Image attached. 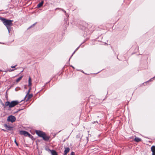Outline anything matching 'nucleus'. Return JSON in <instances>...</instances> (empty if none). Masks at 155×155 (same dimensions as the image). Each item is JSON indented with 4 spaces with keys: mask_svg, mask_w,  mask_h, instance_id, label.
Listing matches in <instances>:
<instances>
[{
    "mask_svg": "<svg viewBox=\"0 0 155 155\" xmlns=\"http://www.w3.org/2000/svg\"><path fill=\"white\" fill-rule=\"evenodd\" d=\"M4 24L6 27L9 33L11 30V26L12 25L13 20H8L4 18H1Z\"/></svg>",
    "mask_w": 155,
    "mask_h": 155,
    "instance_id": "f257e3e1",
    "label": "nucleus"
},
{
    "mask_svg": "<svg viewBox=\"0 0 155 155\" xmlns=\"http://www.w3.org/2000/svg\"><path fill=\"white\" fill-rule=\"evenodd\" d=\"M35 133L38 136L40 137H42L43 140H49V138L46 136L45 134L40 130H36Z\"/></svg>",
    "mask_w": 155,
    "mask_h": 155,
    "instance_id": "f03ea898",
    "label": "nucleus"
},
{
    "mask_svg": "<svg viewBox=\"0 0 155 155\" xmlns=\"http://www.w3.org/2000/svg\"><path fill=\"white\" fill-rule=\"evenodd\" d=\"M16 120V118L15 116L12 115H10L7 118V120L8 121L13 123Z\"/></svg>",
    "mask_w": 155,
    "mask_h": 155,
    "instance_id": "7ed1b4c3",
    "label": "nucleus"
},
{
    "mask_svg": "<svg viewBox=\"0 0 155 155\" xmlns=\"http://www.w3.org/2000/svg\"><path fill=\"white\" fill-rule=\"evenodd\" d=\"M20 134L21 135H24L25 136H28L29 137H30L31 135L28 132L25 130H21L19 132Z\"/></svg>",
    "mask_w": 155,
    "mask_h": 155,
    "instance_id": "20e7f679",
    "label": "nucleus"
},
{
    "mask_svg": "<svg viewBox=\"0 0 155 155\" xmlns=\"http://www.w3.org/2000/svg\"><path fill=\"white\" fill-rule=\"evenodd\" d=\"M19 103V102L17 101H12L10 102L9 107H12L17 105Z\"/></svg>",
    "mask_w": 155,
    "mask_h": 155,
    "instance_id": "39448f33",
    "label": "nucleus"
},
{
    "mask_svg": "<svg viewBox=\"0 0 155 155\" xmlns=\"http://www.w3.org/2000/svg\"><path fill=\"white\" fill-rule=\"evenodd\" d=\"M83 25L80 27V28L83 30H85L86 28L88 27V24L85 22H83L82 23Z\"/></svg>",
    "mask_w": 155,
    "mask_h": 155,
    "instance_id": "423d86ee",
    "label": "nucleus"
},
{
    "mask_svg": "<svg viewBox=\"0 0 155 155\" xmlns=\"http://www.w3.org/2000/svg\"><path fill=\"white\" fill-rule=\"evenodd\" d=\"M4 127L7 130H12V127H11L9 125H8L6 124H5L4 125Z\"/></svg>",
    "mask_w": 155,
    "mask_h": 155,
    "instance_id": "0eeeda50",
    "label": "nucleus"
},
{
    "mask_svg": "<svg viewBox=\"0 0 155 155\" xmlns=\"http://www.w3.org/2000/svg\"><path fill=\"white\" fill-rule=\"evenodd\" d=\"M151 149L152 152V155H155V146H152L151 147Z\"/></svg>",
    "mask_w": 155,
    "mask_h": 155,
    "instance_id": "6e6552de",
    "label": "nucleus"
},
{
    "mask_svg": "<svg viewBox=\"0 0 155 155\" xmlns=\"http://www.w3.org/2000/svg\"><path fill=\"white\" fill-rule=\"evenodd\" d=\"M70 149L69 147H66L64 150V155H67Z\"/></svg>",
    "mask_w": 155,
    "mask_h": 155,
    "instance_id": "1a4fd4ad",
    "label": "nucleus"
},
{
    "mask_svg": "<svg viewBox=\"0 0 155 155\" xmlns=\"http://www.w3.org/2000/svg\"><path fill=\"white\" fill-rule=\"evenodd\" d=\"M28 95V97L27 98V97H26L25 99H24L25 100L26 99V101H28L33 96V94H29Z\"/></svg>",
    "mask_w": 155,
    "mask_h": 155,
    "instance_id": "9d476101",
    "label": "nucleus"
},
{
    "mask_svg": "<svg viewBox=\"0 0 155 155\" xmlns=\"http://www.w3.org/2000/svg\"><path fill=\"white\" fill-rule=\"evenodd\" d=\"M51 151L52 155H58L56 152L54 150H49Z\"/></svg>",
    "mask_w": 155,
    "mask_h": 155,
    "instance_id": "9b49d317",
    "label": "nucleus"
},
{
    "mask_svg": "<svg viewBox=\"0 0 155 155\" xmlns=\"http://www.w3.org/2000/svg\"><path fill=\"white\" fill-rule=\"evenodd\" d=\"M28 87H31V78L30 77H29V79H28Z\"/></svg>",
    "mask_w": 155,
    "mask_h": 155,
    "instance_id": "f8f14e48",
    "label": "nucleus"
},
{
    "mask_svg": "<svg viewBox=\"0 0 155 155\" xmlns=\"http://www.w3.org/2000/svg\"><path fill=\"white\" fill-rule=\"evenodd\" d=\"M141 140V139L138 137H135L134 139V140L136 142H139Z\"/></svg>",
    "mask_w": 155,
    "mask_h": 155,
    "instance_id": "ddd939ff",
    "label": "nucleus"
},
{
    "mask_svg": "<svg viewBox=\"0 0 155 155\" xmlns=\"http://www.w3.org/2000/svg\"><path fill=\"white\" fill-rule=\"evenodd\" d=\"M43 3V1L41 2L40 3H39L37 5V7L38 8L41 7L42 6Z\"/></svg>",
    "mask_w": 155,
    "mask_h": 155,
    "instance_id": "4468645a",
    "label": "nucleus"
},
{
    "mask_svg": "<svg viewBox=\"0 0 155 155\" xmlns=\"http://www.w3.org/2000/svg\"><path fill=\"white\" fill-rule=\"evenodd\" d=\"M29 87V90H28V92H27V93L26 94V96L25 97V99H26V97L29 94V92H30V90H31V87Z\"/></svg>",
    "mask_w": 155,
    "mask_h": 155,
    "instance_id": "2eb2a0df",
    "label": "nucleus"
},
{
    "mask_svg": "<svg viewBox=\"0 0 155 155\" xmlns=\"http://www.w3.org/2000/svg\"><path fill=\"white\" fill-rule=\"evenodd\" d=\"M23 76H21L19 78H18L17 80H16V82H18L22 78Z\"/></svg>",
    "mask_w": 155,
    "mask_h": 155,
    "instance_id": "dca6fc26",
    "label": "nucleus"
},
{
    "mask_svg": "<svg viewBox=\"0 0 155 155\" xmlns=\"http://www.w3.org/2000/svg\"><path fill=\"white\" fill-rule=\"evenodd\" d=\"M10 102L9 101H6L5 103V105L6 106H9H9L10 105Z\"/></svg>",
    "mask_w": 155,
    "mask_h": 155,
    "instance_id": "f3484780",
    "label": "nucleus"
},
{
    "mask_svg": "<svg viewBox=\"0 0 155 155\" xmlns=\"http://www.w3.org/2000/svg\"><path fill=\"white\" fill-rule=\"evenodd\" d=\"M79 46L75 50V51H74V52H73V54H72V55L71 56V57L70 58H71V57L75 53V52L77 51L78 49L79 48Z\"/></svg>",
    "mask_w": 155,
    "mask_h": 155,
    "instance_id": "a211bd4d",
    "label": "nucleus"
},
{
    "mask_svg": "<svg viewBox=\"0 0 155 155\" xmlns=\"http://www.w3.org/2000/svg\"><path fill=\"white\" fill-rule=\"evenodd\" d=\"M37 23V22L35 23L34 24L31 25L29 28H30L32 27L34 25H35Z\"/></svg>",
    "mask_w": 155,
    "mask_h": 155,
    "instance_id": "6ab92c4d",
    "label": "nucleus"
},
{
    "mask_svg": "<svg viewBox=\"0 0 155 155\" xmlns=\"http://www.w3.org/2000/svg\"><path fill=\"white\" fill-rule=\"evenodd\" d=\"M14 142L16 144L17 146H18V143L16 142V139H15V140Z\"/></svg>",
    "mask_w": 155,
    "mask_h": 155,
    "instance_id": "aec40b11",
    "label": "nucleus"
},
{
    "mask_svg": "<svg viewBox=\"0 0 155 155\" xmlns=\"http://www.w3.org/2000/svg\"><path fill=\"white\" fill-rule=\"evenodd\" d=\"M61 10L63 12H64L65 13V14H66V11L64 10V9L61 8Z\"/></svg>",
    "mask_w": 155,
    "mask_h": 155,
    "instance_id": "412c9836",
    "label": "nucleus"
},
{
    "mask_svg": "<svg viewBox=\"0 0 155 155\" xmlns=\"http://www.w3.org/2000/svg\"><path fill=\"white\" fill-rule=\"evenodd\" d=\"M92 124H95V123H97V124H98V122H97V121H94V122H92Z\"/></svg>",
    "mask_w": 155,
    "mask_h": 155,
    "instance_id": "4be33fe9",
    "label": "nucleus"
},
{
    "mask_svg": "<svg viewBox=\"0 0 155 155\" xmlns=\"http://www.w3.org/2000/svg\"><path fill=\"white\" fill-rule=\"evenodd\" d=\"M71 155H75V153L73 152H72L71 153Z\"/></svg>",
    "mask_w": 155,
    "mask_h": 155,
    "instance_id": "5701e85b",
    "label": "nucleus"
},
{
    "mask_svg": "<svg viewBox=\"0 0 155 155\" xmlns=\"http://www.w3.org/2000/svg\"><path fill=\"white\" fill-rule=\"evenodd\" d=\"M155 78V76L154 77H153V78H151V79H150L149 81H152V79H153L154 78Z\"/></svg>",
    "mask_w": 155,
    "mask_h": 155,
    "instance_id": "b1692460",
    "label": "nucleus"
},
{
    "mask_svg": "<svg viewBox=\"0 0 155 155\" xmlns=\"http://www.w3.org/2000/svg\"><path fill=\"white\" fill-rule=\"evenodd\" d=\"M17 65H16L15 66H11V67L12 68H15V66H16Z\"/></svg>",
    "mask_w": 155,
    "mask_h": 155,
    "instance_id": "393cba45",
    "label": "nucleus"
},
{
    "mask_svg": "<svg viewBox=\"0 0 155 155\" xmlns=\"http://www.w3.org/2000/svg\"><path fill=\"white\" fill-rule=\"evenodd\" d=\"M61 8H56L55 10H56L57 9H60L61 10Z\"/></svg>",
    "mask_w": 155,
    "mask_h": 155,
    "instance_id": "a878e982",
    "label": "nucleus"
},
{
    "mask_svg": "<svg viewBox=\"0 0 155 155\" xmlns=\"http://www.w3.org/2000/svg\"><path fill=\"white\" fill-rule=\"evenodd\" d=\"M14 70H11V71H13Z\"/></svg>",
    "mask_w": 155,
    "mask_h": 155,
    "instance_id": "bb28decb",
    "label": "nucleus"
},
{
    "mask_svg": "<svg viewBox=\"0 0 155 155\" xmlns=\"http://www.w3.org/2000/svg\"><path fill=\"white\" fill-rule=\"evenodd\" d=\"M2 105H3V106H4V104H2Z\"/></svg>",
    "mask_w": 155,
    "mask_h": 155,
    "instance_id": "cd10ccee",
    "label": "nucleus"
},
{
    "mask_svg": "<svg viewBox=\"0 0 155 155\" xmlns=\"http://www.w3.org/2000/svg\"><path fill=\"white\" fill-rule=\"evenodd\" d=\"M23 100H22V101H20V102H21Z\"/></svg>",
    "mask_w": 155,
    "mask_h": 155,
    "instance_id": "c85d7f7f",
    "label": "nucleus"
},
{
    "mask_svg": "<svg viewBox=\"0 0 155 155\" xmlns=\"http://www.w3.org/2000/svg\"><path fill=\"white\" fill-rule=\"evenodd\" d=\"M1 71V70H0V72Z\"/></svg>",
    "mask_w": 155,
    "mask_h": 155,
    "instance_id": "c756f323",
    "label": "nucleus"
}]
</instances>
